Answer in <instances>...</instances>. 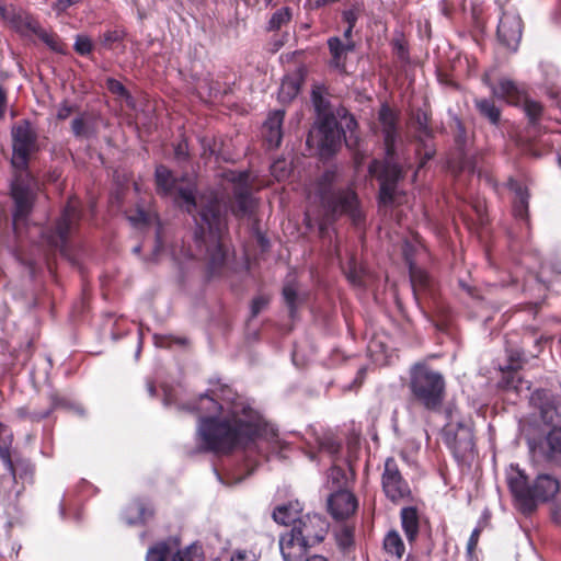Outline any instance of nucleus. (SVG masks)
<instances>
[{
	"instance_id": "4",
	"label": "nucleus",
	"mask_w": 561,
	"mask_h": 561,
	"mask_svg": "<svg viewBox=\"0 0 561 561\" xmlns=\"http://www.w3.org/2000/svg\"><path fill=\"white\" fill-rule=\"evenodd\" d=\"M510 489L523 513H530L538 503L547 502L559 492V481L547 473L539 474L531 486L527 477L518 468L512 467L507 474Z\"/></svg>"
},
{
	"instance_id": "11",
	"label": "nucleus",
	"mask_w": 561,
	"mask_h": 561,
	"mask_svg": "<svg viewBox=\"0 0 561 561\" xmlns=\"http://www.w3.org/2000/svg\"><path fill=\"white\" fill-rule=\"evenodd\" d=\"M381 485L385 495L393 503L407 500L411 495L410 485L401 476L397 461L393 458H388L385 461Z\"/></svg>"
},
{
	"instance_id": "16",
	"label": "nucleus",
	"mask_w": 561,
	"mask_h": 561,
	"mask_svg": "<svg viewBox=\"0 0 561 561\" xmlns=\"http://www.w3.org/2000/svg\"><path fill=\"white\" fill-rule=\"evenodd\" d=\"M0 14L11 27L24 36H31L34 35L35 32H38L39 23L24 11L0 7Z\"/></svg>"
},
{
	"instance_id": "40",
	"label": "nucleus",
	"mask_w": 561,
	"mask_h": 561,
	"mask_svg": "<svg viewBox=\"0 0 561 561\" xmlns=\"http://www.w3.org/2000/svg\"><path fill=\"white\" fill-rule=\"evenodd\" d=\"M201 553L197 547H190L173 554L171 561H199Z\"/></svg>"
},
{
	"instance_id": "18",
	"label": "nucleus",
	"mask_w": 561,
	"mask_h": 561,
	"mask_svg": "<svg viewBox=\"0 0 561 561\" xmlns=\"http://www.w3.org/2000/svg\"><path fill=\"white\" fill-rule=\"evenodd\" d=\"M356 497L346 490L334 491L329 500L328 506L335 519H345L353 515L357 508Z\"/></svg>"
},
{
	"instance_id": "62",
	"label": "nucleus",
	"mask_w": 561,
	"mask_h": 561,
	"mask_svg": "<svg viewBox=\"0 0 561 561\" xmlns=\"http://www.w3.org/2000/svg\"><path fill=\"white\" fill-rule=\"evenodd\" d=\"M148 391H149L150 396L156 394V388H154L153 383H148Z\"/></svg>"
},
{
	"instance_id": "58",
	"label": "nucleus",
	"mask_w": 561,
	"mask_h": 561,
	"mask_svg": "<svg viewBox=\"0 0 561 561\" xmlns=\"http://www.w3.org/2000/svg\"><path fill=\"white\" fill-rule=\"evenodd\" d=\"M365 373H366V368H365V367L359 368V370H358V375H357V377H356V379H355V382H356V383H358V385H360V383H362L363 378H364V376H365Z\"/></svg>"
},
{
	"instance_id": "57",
	"label": "nucleus",
	"mask_w": 561,
	"mask_h": 561,
	"mask_svg": "<svg viewBox=\"0 0 561 561\" xmlns=\"http://www.w3.org/2000/svg\"><path fill=\"white\" fill-rule=\"evenodd\" d=\"M553 519L561 526V505L557 506L553 511Z\"/></svg>"
},
{
	"instance_id": "54",
	"label": "nucleus",
	"mask_w": 561,
	"mask_h": 561,
	"mask_svg": "<svg viewBox=\"0 0 561 561\" xmlns=\"http://www.w3.org/2000/svg\"><path fill=\"white\" fill-rule=\"evenodd\" d=\"M175 157L180 160L182 159H186L187 156H188V152H187V144L185 141L183 142H180L176 147H175Z\"/></svg>"
},
{
	"instance_id": "5",
	"label": "nucleus",
	"mask_w": 561,
	"mask_h": 561,
	"mask_svg": "<svg viewBox=\"0 0 561 561\" xmlns=\"http://www.w3.org/2000/svg\"><path fill=\"white\" fill-rule=\"evenodd\" d=\"M410 390L425 409H439L445 394V380L440 373L424 363H416L410 370Z\"/></svg>"
},
{
	"instance_id": "22",
	"label": "nucleus",
	"mask_w": 561,
	"mask_h": 561,
	"mask_svg": "<svg viewBox=\"0 0 561 561\" xmlns=\"http://www.w3.org/2000/svg\"><path fill=\"white\" fill-rule=\"evenodd\" d=\"M345 275L354 287L367 289L371 286L373 276L365 268L357 266L354 260L348 263Z\"/></svg>"
},
{
	"instance_id": "27",
	"label": "nucleus",
	"mask_w": 561,
	"mask_h": 561,
	"mask_svg": "<svg viewBox=\"0 0 561 561\" xmlns=\"http://www.w3.org/2000/svg\"><path fill=\"white\" fill-rule=\"evenodd\" d=\"M368 353L377 365H388L392 363V355L379 339H374L368 344Z\"/></svg>"
},
{
	"instance_id": "46",
	"label": "nucleus",
	"mask_w": 561,
	"mask_h": 561,
	"mask_svg": "<svg viewBox=\"0 0 561 561\" xmlns=\"http://www.w3.org/2000/svg\"><path fill=\"white\" fill-rule=\"evenodd\" d=\"M283 295H284L285 301L287 302V305L290 308V312H293L294 311L293 308L295 306L296 298H297L296 287L294 285H286L283 289Z\"/></svg>"
},
{
	"instance_id": "24",
	"label": "nucleus",
	"mask_w": 561,
	"mask_h": 561,
	"mask_svg": "<svg viewBox=\"0 0 561 561\" xmlns=\"http://www.w3.org/2000/svg\"><path fill=\"white\" fill-rule=\"evenodd\" d=\"M401 524L409 542L415 541L419 535V514L414 507L402 508Z\"/></svg>"
},
{
	"instance_id": "26",
	"label": "nucleus",
	"mask_w": 561,
	"mask_h": 561,
	"mask_svg": "<svg viewBox=\"0 0 561 561\" xmlns=\"http://www.w3.org/2000/svg\"><path fill=\"white\" fill-rule=\"evenodd\" d=\"M71 130L77 138H90L96 134L94 121L88 115L77 116L71 123Z\"/></svg>"
},
{
	"instance_id": "7",
	"label": "nucleus",
	"mask_w": 561,
	"mask_h": 561,
	"mask_svg": "<svg viewBox=\"0 0 561 561\" xmlns=\"http://www.w3.org/2000/svg\"><path fill=\"white\" fill-rule=\"evenodd\" d=\"M448 422L444 426L446 440L457 458L465 459L473 453V434L468 422L457 420L451 409L446 410Z\"/></svg>"
},
{
	"instance_id": "59",
	"label": "nucleus",
	"mask_w": 561,
	"mask_h": 561,
	"mask_svg": "<svg viewBox=\"0 0 561 561\" xmlns=\"http://www.w3.org/2000/svg\"><path fill=\"white\" fill-rule=\"evenodd\" d=\"M306 561H328L327 558H324L323 556H311L309 557Z\"/></svg>"
},
{
	"instance_id": "63",
	"label": "nucleus",
	"mask_w": 561,
	"mask_h": 561,
	"mask_svg": "<svg viewBox=\"0 0 561 561\" xmlns=\"http://www.w3.org/2000/svg\"><path fill=\"white\" fill-rule=\"evenodd\" d=\"M353 125L354 126L356 125L355 121L354 119H350V122L347 124V127L351 128Z\"/></svg>"
},
{
	"instance_id": "45",
	"label": "nucleus",
	"mask_w": 561,
	"mask_h": 561,
	"mask_svg": "<svg viewBox=\"0 0 561 561\" xmlns=\"http://www.w3.org/2000/svg\"><path fill=\"white\" fill-rule=\"evenodd\" d=\"M124 33L119 30L107 31L103 35L102 43L104 46L111 48L114 43L122 41Z\"/></svg>"
},
{
	"instance_id": "49",
	"label": "nucleus",
	"mask_w": 561,
	"mask_h": 561,
	"mask_svg": "<svg viewBox=\"0 0 561 561\" xmlns=\"http://www.w3.org/2000/svg\"><path fill=\"white\" fill-rule=\"evenodd\" d=\"M267 302H268V300L265 297L255 298L251 306L253 316H256L257 313L263 312L265 310Z\"/></svg>"
},
{
	"instance_id": "33",
	"label": "nucleus",
	"mask_w": 561,
	"mask_h": 561,
	"mask_svg": "<svg viewBox=\"0 0 561 561\" xmlns=\"http://www.w3.org/2000/svg\"><path fill=\"white\" fill-rule=\"evenodd\" d=\"M328 483L332 490H345L347 477L344 470L337 466H332L328 476Z\"/></svg>"
},
{
	"instance_id": "42",
	"label": "nucleus",
	"mask_w": 561,
	"mask_h": 561,
	"mask_svg": "<svg viewBox=\"0 0 561 561\" xmlns=\"http://www.w3.org/2000/svg\"><path fill=\"white\" fill-rule=\"evenodd\" d=\"M75 49L80 55H88L92 50V43L90 38L82 35L77 36Z\"/></svg>"
},
{
	"instance_id": "41",
	"label": "nucleus",
	"mask_w": 561,
	"mask_h": 561,
	"mask_svg": "<svg viewBox=\"0 0 561 561\" xmlns=\"http://www.w3.org/2000/svg\"><path fill=\"white\" fill-rule=\"evenodd\" d=\"M336 541L343 549L351 547L353 543V530L348 527L341 528L336 534Z\"/></svg>"
},
{
	"instance_id": "37",
	"label": "nucleus",
	"mask_w": 561,
	"mask_h": 561,
	"mask_svg": "<svg viewBox=\"0 0 561 561\" xmlns=\"http://www.w3.org/2000/svg\"><path fill=\"white\" fill-rule=\"evenodd\" d=\"M299 92V84L293 79L283 80L278 96L282 101H289L294 99Z\"/></svg>"
},
{
	"instance_id": "31",
	"label": "nucleus",
	"mask_w": 561,
	"mask_h": 561,
	"mask_svg": "<svg viewBox=\"0 0 561 561\" xmlns=\"http://www.w3.org/2000/svg\"><path fill=\"white\" fill-rule=\"evenodd\" d=\"M410 278L415 294L431 287L432 280L428 274L412 263H410Z\"/></svg>"
},
{
	"instance_id": "17",
	"label": "nucleus",
	"mask_w": 561,
	"mask_h": 561,
	"mask_svg": "<svg viewBox=\"0 0 561 561\" xmlns=\"http://www.w3.org/2000/svg\"><path fill=\"white\" fill-rule=\"evenodd\" d=\"M497 36L505 46L515 49L522 38L520 18L514 13H504L497 26Z\"/></svg>"
},
{
	"instance_id": "23",
	"label": "nucleus",
	"mask_w": 561,
	"mask_h": 561,
	"mask_svg": "<svg viewBox=\"0 0 561 561\" xmlns=\"http://www.w3.org/2000/svg\"><path fill=\"white\" fill-rule=\"evenodd\" d=\"M547 458L554 459L561 455V426H554L539 446Z\"/></svg>"
},
{
	"instance_id": "35",
	"label": "nucleus",
	"mask_w": 561,
	"mask_h": 561,
	"mask_svg": "<svg viewBox=\"0 0 561 561\" xmlns=\"http://www.w3.org/2000/svg\"><path fill=\"white\" fill-rule=\"evenodd\" d=\"M430 117L424 111H416L412 117V124L414 128L420 133L421 136H431V129L428 127Z\"/></svg>"
},
{
	"instance_id": "43",
	"label": "nucleus",
	"mask_w": 561,
	"mask_h": 561,
	"mask_svg": "<svg viewBox=\"0 0 561 561\" xmlns=\"http://www.w3.org/2000/svg\"><path fill=\"white\" fill-rule=\"evenodd\" d=\"M319 446L321 451H327L331 456L337 454L340 450V444L332 437L320 440Z\"/></svg>"
},
{
	"instance_id": "10",
	"label": "nucleus",
	"mask_w": 561,
	"mask_h": 561,
	"mask_svg": "<svg viewBox=\"0 0 561 561\" xmlns=\"http://www.w3.org/2000/svg\"><path fill=\"white\" fill-rule=\"evenodd\" d=\"M79 220L78 202L70 199L58 219L55 230L45 234L46 242L55 249L64 250L68 237L76 229Z\"/></svg>"
},
{
	"instance_id": "38",
	"label": "nucleus",
	"mask_w": 561,
	"mask_h": 561,
	"mask_svg": "<svg viewBox=\"0 0 561 561\" xmlns=\"http://www.w3.org/2000/svg\"><path fill=\"white\" fill-rule=\"evenodd\" d=\"M516 195L517 201L515 202L514 211L517 217L524 218L528 207V193L522 187H518L516 190Z\"/></svg>"
},
{
	"instance_id": "61",
	"label": "nucleus",
	"mask_w": 561,
	"mask_h": 561,
	"mask_svg": "<svg viewBox=\"0 0 561 561\" xmlns=\"http://www.w3.org/2000/svg\"><path fill=\"white\" fill-rule=\"evenodd\" d=\"M353 28H354V27H351L350 25H347V28H346V30H345V32H344V36H345V37H347V38H350V37H351V35H352Z\"/></svg>"
},
{
	"instance_id": "50",
	"label": "nucleus",
	"mask_w": 561,
	"mask_h": 561,
	"mask_svg": "<svg viewBox=\"0 0 561 561\" xmlns=\"http://www.w3.org/2000/svg\"><path fill=\"white\" fill-rule=\"evenodd\" d=\"M343 19L351 27H354L358 20V10L350 9L343 12Z\"/></svg>"
},
{
	"instance_id": "9",
	"label": "nucleus",
	"mask_w": 561,
	"mask_h": 561,
	"mask_svg": "<svg viewBox=\"0 0 561 561\" xmlns=\"http://www.w3.org/2000/svg\"><path fill=\"white\" fill-rule=\"evenodd\" d=\"M369 174L380 182V199L382 203L397 202V182L401 176L400 168L390 161L374 160L369 165Z\"/></svg>"
},
{
	"instance_id": "52",
	"label": "nucleus",
	"mask_w": 561,
	"mask_h": 561,
	"mask_svg": "<svg viewBox=\"0 0 561 561\" xmlns=\"http://www.w3.org/2000/svg\"><path fill=\"white\" fill-rule=\"evenodd\" d=\"M231 561H254V554L239 550L233 553Z\"/></svg>"
},
{
	"instance_id": "21",
	"label": "nucleus",
	"mask_w": 561,
	"mask_h": 561,
	"mask_svg": "<svg viewBox=\"0 0 561 561\" xmlns=\"http://www.w3.org/2000/svg\"><path fill=\"white\" fill-rule=\"evenodd\" d=\"M152 516V510L142 501H134L126 506L123 518L128 525H140Z\"/></svg>"
},
{
	"instance_id": "13",
	"label": "nucleus",
	"mask_w": 561,
	"mask_h": 561,
	"mask_svg": "<svg viewBox=\"0 0 561 561\" xmlns=\"http://www.w3.org/2000/svg\"><path fill=\"white\" fill-rule=\"evenodd\" d=\"M293 528H298L301 538L312 547L323 540L328 524L319 514H307L295 522Z\"/></svg>"
},
{
	"instance_id": "6",
	"label": "nucleus",
	"mask_w": 561,
	"mask_h": 561,
	"mask_svg": "<svg viewBox=\"0 0 561 561\" xmlns=\"http://www.w3.org/2000/svg\"><path fill=\"white\" fill-rule=\"evenodd\" d=\"M318 119L307 137V146L322 158L330 157L341 144L342 130L335 116L322 107V100L313 93Z\"/></svg>"
},
{
	"instance_id": "12",
	"label": "nucleus",
	"mask_w": 561,
	"mask_h": 561,
	"mask_svg": "<svg viewBox=\"0 0 561 561\" xmlns=\"http://www.w3.org/2000/svg\"><path fill=\"white\" fill-rule=\"evenodd\" d=\"M322 201L332 217L347 214L355 222L360 218L357 196L350 188L335 192L330 197L323 196Z\"/></svg>"
},
{
	"instance_id": "53",
	"label": "nucleus",
	"mask_w": 561,
	"mask_h": 561,
	"mask_svg": "<svg viewBox=\"0 0 561 561\" xmlns=\"http://www.w3.org/2000/svg\"><path fill=\"white\" fill-rule=\"evenodd\" d=\"M71 113H72V107L67 103H62L57 110V118L66 119L70 116Z\"/></svg>"
},
{
	"instance_id": "32",
	"label": "nucleus",
	"mask_w": 561,
	"mask_h": 561,
	"mask_svg": "<svg viewBox=\"0 0 561 561\" xmlns=\"http://www.w3.org/2000/svg\"><path fill=\"white\" fill-rule=\"evenodd\" d=\"M290 20L291 10L287 7L280 8L271 16L267 28L270 31H277L282 28L284 25L288 24Z\"/></svg>"
},
{
	"instance_id": "44",
	"label": "nucleus",
	"mask_w": 561,
	"mask_h": 561,
	"mask_svg": "<svg viewBox=\"0 0 561 561\" xmlns=\"http://www.w3.org/2000/svg\"><path fill=\"white\" fill-rule=\"evenodd\" d=\"M34 35L38 36L44 43H46L54 50H58V37L44 31L41 27V25L38 26V32H35Z\"/></svg>"
},
{
	"instance_id": "19",
	"label": "nucleus",
	"mask_w": 561,
	"mask_h": 561,
	"mask_svg": "<svg viewBox=\"0 0 561 561\" xmlns=\"http://www.w3.org/2000/svg\"><path fill=\"white\" fill-rule=\"evenodd\" d=\"M285 112L277 110L272 112L263 126V136L265 141L272 148H277L283 138L282 125L284 121Z\"/></svg>"
},
{
	"instance_id": "14",
	"label": "nucleus",
	"mask_w": 561,
	"mask_h": 561,
	"mask_svg": "<svg viewBox=\"0 0 561 561\" xmlns=\"http://www.w3.org/2000/svg\"><path fill=\"white\" fill-rule=\"evenodd\" d=\"M483 82L491 89L492 95L511 105H518L525 99V90L508 78H501L497 83L491 81L489 73H484Z\"/></svg>"
},
{
	"instance_id": "34",
	"label": "nucleus",
	"mask_w": 561,
	"mask_h": 561,
	"mask_svg": "<svg viewBox=\"0 0 561 561\" xmlns=\"http://www.w3.org/2000/svg\"><path fill=\"white\" fill-rule=\"evenodd\" d=\"M106 88L113 94L125 100V102L128 106H130V107L134 106V100H133L131 95L128 93L126 88L119 81H117L113 78H110L106 80Z\"/></svg>"
},
{
	"instance_id": "29",
	"label": "nucleus",
	"mask_w": 561,
	"mask_h": 561,
	"mask_svg": "<svg viewBox=\"0 0 561 561\" xmlns=\"http://www.w3.org/2000/svg\"><path fill=\"white\" fill-rule=\"evenodd\" d=\"M329 49L332 55V65L335 68H343L344 67V59L346 51L352 49L351 45H344L340 38L332 37L328 41Z\"/></svg>"
},
{
	"instance_id": "47",
	"label": "nucleus",
	"mask_w": 561,
	"mask_h": 561,
	"mask_svg": "<svg viewBox=\"0 0 561 561\" xmlns=\"http://www.w3.org/2000/svg\"><path fill=\"white\" fill-rule=\"evenodd\" d=\"M0 459L3 461L5 468L10 472V476L12 477V479H14L15 478L14 467H13L12 460L10 458V451L7 447L0 446Z\"/></svg>"
},
{
	"instance_id": "1",
	"label": "nucleus",
	"mask_w": 561,
	"mask_h": 561,
	"mask_svg": "<svg viewBox=\"0 0 561 561\" xmlns=\"http://www.w3.org/2000/svg\"><path fill=\"white\" fill-rule=\"evenodd\" d=\"M191 409L199 414L197 439L204 450L228 453L254 437L271 434L273 449L283 443L248 401L229 387L203 394Z\"/></svg>"
},
{
	"instance_id": "8",
	"label": "nucleus",
	"mask_w": 561,
	"mask_h": 561,
	"mask_svg": "<svg viewBox=\"0 0 561 561\" xmlns=\"http://www.w3.org/2000/svg\"><path fill=\"white\" fill-rule=\"evenodd\" d=\"M225 179L232 184L234 199L231 204L232 213L238 217L248 216L254 207V199L251 195V181L249 172L228 171Z\"/></svg>"
},
{
	"instance_id": "30",
	"label": "nucleus",
	"mask_w": 561,
	"mask_h": 561,
	"mask_svg": "<svg viewBox=\"0 0 561 561\" xmlns=\"http://www.w3.org/2000/svg\"><path fill=\"white\" fill-rule=\"evenodd\" d=\"M383 548L387 553L394 556L397 559H401L405 547L404 543L396 530H390L383 539Z\"/></svg>"
},
{
	"instance_id": "56",
	"label": "nucleus",
	"mask_w": 561,
	"mask_h": 561,
	"mask_svg": "<svg viewBox=\"0 0 561 561\" xmlns=\"http://www.w3.org/2000/svg\"><path fill=\"white\" fill-rule=\"evenodd\" d=\"M7 110V93L0 85V119L3 117Z\"/></svg>"
},
{
	"instance_id": "2",
	"label": "nucleus",
	"mask_w": 561,
	"mask_h": 561,
	"mask_svg": "<svg viewBox=\"0 0 561 561\" xmlns=\"http://www.w3.org/2000/svg\"><path fill=\"white\" fill-rule=\"evenodd\" d=\"M156 182L160 194L170 196L180 207L193 215L196 224L194 240L197 253L192 255L205 259L210 272L215 273L226 260L222 238L227 231L226 210L217 196L210 193L196 199L194 184L175 180L163 165L156 169Z\"/></svg>"
},
{
	"instance_id": "25",
	"label": "nucleus",
	"mask_w": 561,
	"mask_h": 561,
	"mask_svg": "<svg viewBox=\"0 0 561 561\" xmlns=\"http://www.w3.org/2000/svg\"><path fill=\"white\" fill-rule=\"evenodd\" d=\"M299 504H284L277 506L273 512V518L277 524L285 526H293L295 522H298L299 516Z\"/></svg>"
},
{
	"instance_id": "28",
	"label": "nucleus",
	"mask_w": 561,
	"mask_h": 561,
	"mask_svg": "<svg viewBox=\"0 0 561 561\" xmlns=\"http://www.w3.org/2000/svg\"><path fill=\"white\" fill-rule=\"evenodd\" d=\"M479 113L489 119L493 125H497L501 119V110L494 104V101L488 99H477L474 101Z\"/></svg>"
},
{
	"instance_id": "3",
	"label": "nucleus",
	"mask_w": 561,
	"mask_h": 561,
	"mask_svg": "<svg viewBox=\"0 0 561 561\" xmlns=\"http://www.w3.org/2000/svg\"><path fill=\"white\" fill-rule=\"evenodd\" d=\"M11 134L13 141L12 164L20 170L11 184V196L15 205L13 221L16 226L20 220H23L30 214L33 207V179L26 171V167L31 153L37 149V134L26 119L13 125Z\"/></svg>"
},
{
	"instance_id": "60",
	"label": "nucleus",
	"mask_w": 561,
	"mask_h": 561,
	"mask_svg": "<svg viewBox=\"0 0 561 561\" xmlns=\"http://www.w3.org/2000/svg\"><path fill=\"white\" fill-rule=\"evenodd\" d=\"M133 221H147V215L144 211H139L138 218H130Z\"/></svg>"
},
{
	"instance_id": "55",
	"label": "nucleus",
	"mask_w": 561,
	"mask_h": 561,
	"mask_svg": "<svg viewBox=\"0 0 561 561\" xmlns=\"http://www.w3.org/2000/svg\"><path fill=\"white\" fill-rule=\"evenodd\" d=\"M479 535H480L479 529H474L472 531V534L469 538V541H468V551L469 552L473 551V549L476 548V546L478 543Z\"/></svg>"
},
{
	"instance_id": "48",
	"label": "nucleus",
	"mask_w": 561,
	"mask_h": 561,
	"mask_svg": "<svg viewBox=\"0 0 561 561\" xmlns=\"http://www.w3.org/2000/svg\"><path fill=\"white\" fill-rule=\"evenodd\" d=\"M81 0H57L53 4V9L58 13L65 12L69 7L80 2Z\"/></svg>"
},
{
	"instance_id": "36",
	"label": "nucleus",
	"mask_w": 561,
	"mask_h": 561,
	"mask_svg": "<svg viewBox=\"0 0 561 561\" xmlns=\"http://www.w3.org/2000/svg\"><path fill=\"white\" fill-rule=\"evenodd\" d=\"M171 554V549L165 542L157 543L147 552L146 561H167Z\"/></svg>"
},
{
	"instance_id": "51",
	"label": "nucleus",
	"mask_w": 561,
	"mask_h": 561,
	"mask_svg": "<svg viewBox=\"0 0 561 561\" xmlns=\"http://www.w3.org/2000/svg\"><path fill=\"white\" fill-rule=\"evenodd\" d=\"M154 344L160 347L169 346L171 342L183 343L181 339L167 337L161 335H153Z\"/></svg>"
},
{
	"instance_id": "39",
	"label": "nucleus",
	"mask_w": 561,
	"mask_h": 561,
	"mask_svg": "<svg viewBox=\"0 0 561 561\" xmlns=\"http://www.w3.org/2000/svg\"><path fill=\"white\" fill-rule=\"evenodd\" d=\"M522 103L524 104V111L529 117L530 122L535 123L541 115V105L536 101L528 100L526 95Z\"/></svg>"
},
{
	"instance_id": "15",
	"label": "nucleus",
	"mask_w": 561,
	"mask_h": 561,
	"mask_svg": "<svg viewBox=\"0 0 561 561\" xmlns=\"http://www.w3.org/2000/svg\"><path fill=\"white\" fill-rule=\"evenodd\" d=\"M298 534V528L291 526L279 536V550L284 561H301L310 548Z\"/></svg>"
},
{
	"instance_id": "20",
	"label": "nucleus",
	"mask_w": 561,
	"mask_h": 561,
	"mask_svg": "<svg viewBox=\"0 0 561 561\" xmlns=\"http://www.w3.org/2000/svg\"><path fill=\"white\" fill-rule=\"evenodd\" d=\"M379 124L382 129L387 153L390 156L397 133V115L388 105H382L380 107Z\"/></svg>"
}]
</instances>
